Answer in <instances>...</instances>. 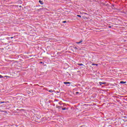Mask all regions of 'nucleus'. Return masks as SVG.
<instances>
[{
	"label": "nucleus",
	"instance_id": "1",
	"mask_svg": "<svg viewBox=\"0 0 127 127\" xmlns=\"http://www.w3.org/2000/svg\"><path fill=\"white\" fill-rule=\"evenodd\" d=\"M0 78H1L2 80H6V79H11V77L8 76H4L0 75Z\"/></svg>",
	"mask_w": 127,
	"mask_h": 127
},
{
	"label": "nucleus",
	"instance_id": "2",
	"mask_svg": "<svg viewBox=\"0 0 127 127\" xmlns=\"http://www.w3.org/2000/svg\"><path fill=\"white\" fill-rule=\"evenodd\" d=\"M64 84L66 85V86H70V85H68V84H71V83H70L69 82H64Z\"/></svg>",
	"mask_w": 127,
	"mask_h": 127
},
{
	"label": "nucleus",
	"instance_id": "3",
	"mask_svg": "<svg viewBox=\"0 0 127 127\" xmlns=\"http://www.w3.org/2000/svg\"><path fill=\"white\" fill-rule=\"evenodd\" d=\"M99 84H100V85H102L103 84V85L106 84V83L105 82H99Z\"/></svg>",
	"mask_w": 127,
	"mask_h": 127
},
{
	"label": "nucleus",
	"instance_id": "4",
	"mask_svg": "<svg viewBox=\"0 0 127 127\" xmlns=\"http://www.w3.org/2000/svg\"><path fill=\"white\" fill-rule=\"evenodd\" d=\"M39 2L40 3V4H43V1H42L41 0H39Z\"/></svg>",
	"mask_w": 127,
	"mask_h": 127
},
{
	"label": "nucleus",
	"instance_id": "5",
	"mask_svg": "<svg viewBox=\"0 0 127 127\" xmlns=\"http://www.w3.org/2000/svg\"><path fill=\"white\" fill-rule=\"evenodd\" d=\"M83 42V40H81L79 42H76L77 44H80V43H82Z\"/></svg>",
	"mask_w": 127,
	"mask_h": 127
},
{
	"label": "nucleus",
	"instance_id": "6",
	"mask_svg": "<svg viewBox=\"0 0 127 127\" xmlns=\"http://www.w3.org/2000/svg\"><path fill=\"white\" fill-rule=\"evenodd\" d=\"M92 66H98V64H92Z\"/></svg>",
	"mask_w": 127,
	"mask_h": 127
},
{
	"label": "nucleus",
	"instance_id": "7",
	"mask_svg": "<svg viewBox=\"0 0 127 127\" xmlns=\"http://www.w3.org/2000/svg\"><path fill=\"white\" fill-rule=\"evenodd\" d=\"M126 83H127V82H124V81H123L120 82L121 84H126Z\"/></svg>",
	"mask_w": 127,
	"mask_h": 127
},
{
	"label": "nucleus",
	"instance_id": "8",
	"mask_svg": "<svg viewBox=\"0 0 127 127\" xmlns=\"http://www.w3.org/2000/svg\"><path fill=\"white\" fill-rule=\"evenodd\" d=\"M49 92H50V93H53V90H52V89H51L50 90H49Z\"/></svg>",
	"mask_w": 127,
	"mask_h": 127
},
{
	"label": "nucleus",
	"instance_id": "9",
	"mask_svg": "<svg viewBox=\"0 0 127 127\" xmlns=\"http://www.w3.org/2000/svg\"><path fill=\"white\" fill-rule=\"evenodd\" d=\"M78 65H79V66H83V64H78Z\"/></svg>",
	"mask_w": 127,
	"mask_h": 127
},
{
	"label": "nucleus",
	"instance_id": "10",
	"mask_svg": "<svg viewBox=\"0 0 127 127\" xmlns=\"http://www.w3.org/2000/svg\"><path fill=\"white\" fill-rule=\"evenodd\" d=\"M40 64H43V65H44V62H40Z\"/></svg>",
	"mask_w": 127,
	"mask_h": 127
},
{
	"label": "nucleus",
	"instance_id": "11",
	"mask_svg": "<svg viewBox=\"0 0 127 127\" xmlns=\"http://www.w3.org/2000/svg\"><path fill=\"white\" fill-rule=\"evenodd\" d=\"M66 22H67L66 21H63V23H66Z\"/></svg>",
	"mask_w": 127,
	"mask_h": 127
},
{
	"label": "nucleus",
	"instance_id": "12",
	"mask_svg": "<svg viewBox=\"0 0 127 127\" xmlns=\"http://www.w3.org/2000/svg\"><path fill=\"white\" fill-rule=\"evenodd\" d=\"M5 103V102H0V104H4Z\"/></svg>",
	"mask_w": 127,
	"mask_h": 127
},
{
	"label": "nucleus",
	"instance_id": "13",
	"mask_svg": "<svg viewBox=\"0 0 127 127\" xmlns=\"http://www.w3.org/2000/svg\"><path fill=\"white\" fill-rule=\"evenodd\" d=\"M74 49H75V50H77V49H78V48L76 47H74Z\"/></svg>",
	"mask_w": 127,
	"mask_h": 127
},
{
	"label": "nucleus",
	"instance_id": "14",
	"mask_svg": "<svg viewBox=\"0 0 127 127\" xmlns=\"http://www.w3.org/2000/svg\"><path fill=\"white\" fill-rule=\"evenodd\" d=\"M62 110H66V108H62Z\"/></svg>",
	"mask_w": 127,
	"mask_h": 127
},
{
	"label": "nucleus",
	"instance_id": "15",
	"mask_svg": "<svg viewBox=\"0 0 127 127\" xmlns=\"http://www.w3.org/2000/svg\"><path fill=\"white\" fill-rule=\"evenodd\" d=\"M77 16H78V17H81V15H77Z\"/></svg>",
	"mask_w": 127,
	"mask_h": 127
},
{
	"label": "nucleus",
	"instance_id": "16",
	"mask_svg": "<svg viewBox=\"0 0 127 127\" xmlns=\"http://www.w3.org/2000/svg\"><path fill=\"white\" fill-rule=\"evenodd\" d=\"M41 104L42 105V106H43V102H41Z\"/></svg>",
	"mask_w": 127,
	"mask_h": 127
},
{
	"label": "nucleus",
	"instance_id": "17",
	"mask_svg": "<svg viewBox=\"0 0 127 127\" xmlns=\"http://www.w3.org/2000/svg\"><path fill=\"white\" fill-rule=\"evenodd\" d=\"M10 38H11V39H12V38H13V37H10Z\"/></svg>",
	"mask_w": 127,
	"mask_h": 127
},
{
	"label": "nucleus",
	"instance_id": "18",
	"mask_svg": "<svg viewBox=\"0 0 127 127\" xmlns=\"http://www.w3.org/2000/svg\"><path fill=\"white\" fill-rule=\"evenodd\" d=\"M75 94H79V92H75Z\"/></svg>",
	"mask_w": 127,
	"mask_h": 127
},
{
	"label": "nucleus",
	"instance_id": "19",
	"mask_svg": "<svg viewBox=\"0 0 127 127\" xmlns=\"http://www.w3.org/2000/svg\"><path fill=\"white\" fill-rule=\"evenodd\" d=\"M20 7H21V6H19Z\"/></svg>",
	"mask_w": 127,
	"mask_h": 127
},
{
	"label": "nucleus",
	"instance_id": "20",
	"mask_svg": "<svg viewBox=\"0 0 127 127\" xmlns=\"http://www.w3.org/2000/svg\"><path fill=\"white\" fill-rule=\"evenodd\" d=\"M83 18H85L84 17H83Z\"/></svg>",
	"mask_w": 127,
	"mask_h": 127
}]
</instances>
